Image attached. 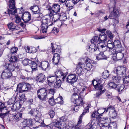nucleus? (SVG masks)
I'll return each instance as SVG.
<instances>
[{
	"label": "nucleus",
	"mask_w": 129,
	"mask_h": 129,
	"mask_svg": "<svg viewBox=\"0 0 129 129\" xmlns=\"http://www.w3.org/2000/svg\"><path fill=\"white\" fill-rule=\"evenodd\" d=\"M10 9L13 10H10L9 8H6V11L4 12V14H8L9 16L10 14L11 15H14L17 12V9L15 7V0H9L7 3Z\"/></svg>",
	"instance_id": "obj_1"
},
{
	"label": "nucleus",
	"mask_w": 129,
	"mask_h": 129,
	"mask_svg": "<svg viewBox=\"0 0 129 129\" xmlns=\"http://www.w3.org/2000/svg\"><path fill=\"white\" fill-rule=\"evenodd\" d=\"M46 8L48 10L50 11L49 16L50 17H52L53 15V13L52 11L55 13V14L60 13V7L59 5L57 4L54 3L51 6L49 5L46 6Z\"/></svg>",
	"instance_id": "obj_2"
},
{
	"label": "nucleus",
	"mask_w": 129,
	"mask_h": 129,
	"mask_svg": "<svg viewBox=\"0 0 129 129\" xmlns=\"http://www.w3.org/2000/svg\"><path fill=\"white\" fill-rule=\"evenodd\" d=\"M74 93H73L71 98L72 102L75 103L76 102L80 103L83 101V98L80 95L81 92L78 89L75 88L74 89Z\"/></svg>",
	"instance_id": "obj_3"
},
{
	"label": "nucleus",
	"mask_w": 129,
	"mask_h": 129,
	"mask_svg": "<svg viewBox=\"0 0 129 129\" xmlns=\"http://www.w3.org/2000/svg\"><path fill=\"white\" fill-rule=\"evenodd\" d=\"M60 123V122L58 121L49 125H45L47 127L48 129H66V125L65 123Z\"/></svg>",
	"instance_id": "obj_4"
},
{
	"label": "nucleus",
	"mask_w": 129,
	"mask_h": 129,
	"mask_svg": "<svg viewBox=\"0 0 129 129\" xmlns=\"http://www.w3.org/2000/svg\"><path fill=\"white\" fill-rule=\"evenodd\" d=\"M47 91L45 88H40L37 91V97L42 101H46L48 99Z\"/></svg>",
	"instance_id": "obj_5"
},
{
	"label": "nucleus",
	"mask_w": 129,
	"mask_h": 129,
	"mask_svg": "<svg viewBox=\"0 0 129 129\" xmlns=\"http://www.w3.org/2000/svg\"><path fill=\"white\" fill-rule=\"evenodd\" d=\"M41 22V27L42 32L43 33H46L47 32V29L48 27V26L52 25V23L50 21V19L47 18H43Z\"/></svg>",
	"instance_id": "obj_6"
},
{
	"label": "nucleus",
	"mask_w": 129,
	"mask_h": 129,
	"mask_svg": "<svg viewBox=\"0 0 129 129\" xmlns=\"http://www.w3.org/2000/svg\"><path fill=\"white\" fill-rule=\"evenodd\" d=\"M122 48L118 49L117 48L115 50V53L113 54L112 58L115 61L122 59L124 57V54L122 52Z\"/></svg>",
	"instance_id": "obj_7"
},
{
	"label": "nucleus",
	"mask_w": 129,
	"mask_h": 129,
	"mask_svg": "<svg viewBox=\"0 0 129 129\" xmlns=\"http://www.w3.org/2000/svg\"><path fill=\"white\" fill-rule=\"evenodd\" d=\"M126 68L123 66H120L117 67L115 68L113 72L117 75L121 77L126 73Z\"/></svg>",
	"instance_id": "obj_8"
},
{
	"label": "nucleus",
	"mask_w": 129,
	"mask_h": 129,
	"mask_svg": "<svg viewBox=\"0 0 129 129\" xmlns=\"http://www.w3.org/2000/svg\"><path fill=\"white\" fill-rule=\"evenodd\" d=\"M31 15L30 12H27L21 15V18L24 21L25 23L29 24L32 23L34 21L31 19Z\"/></svg>",
	"instance_id": "obj_9"
},
{
	"label": "nucleus",
	"mask_w": 129,
	"mask_h": 129,
	"mask_svg": "<svg viewBox=\"0 0 129 129\" xmlns=\"http://www.w3.org/2000/svg\"><path fill=\"white\" fill-rule=\"evenodd\" d=\"M66 79L67 82L72 85L77 81L78 76L76 74H71L69 75Z\"/></svg>",
	"instance_id": "obj_10"
},
{
	"label": "nucleus",
	"mask_w": 129,
	"mask_h": 129,
	"mask_svg": "<svg viewBox=\"0 0 129 129\" xmlns=\"http://www.w3.org/2000/svg\"><path fill=\"white\" fill-rule=\"evenodd\" d=\"M119 15V12L117 8L114 6L113 8V11L110 13L108 18L110 19H114L118 17Z\"/></svg>",
	"instance_id": "obj_11"
},
{
	"label": "nucleus",
	"mask_w": 129,
	"mask_h": 129,
	"mask_svg": "<svg viewBox=\"0 0 129 129\" xmlns=\"http://www.w3.org/2000/svg\"><path fill=\"white\" fill-rule=\"evenodd\" d=\"M94 83H96V84L95 85L93 83V86L94 88L96 90H99V91H103V92H105L106 91V89L105 87L103 86V85L101 84V81L98 79L94 81Z\"/></svg>",
	"instance_id": "obj_12"
},
{
	"label": "nucleus",
	"mask_w": 129,
	"mask_h": 129,
	"mask_svg": "<svg viewBox=\"0 0 129 129\" xmlns=\"http://www.w3.org/2000/svg\"><path fill=\"white\" fill-rule=\"evenodd\" d=\"M39 66L42 70L45 71L49 69L50 64L47 61H42L40 63Z\"/></svg>",
	"instance_id": "obj_13"
},
{
	"label": "nucleus",
	"mask_w": 129,
	"mask_h": 129,
	"mask_svg": "<svg viewBox=\"0 0 129 129\" xmlns=\"http://www.w3.org/2000/svg\"><path fill=\"white\" fill-rule=\"evenodd\" d=\"M12 74V72L10 71L7 69L4 70L1 74V78L6 79H10L11 78Z\"/></svg>",
	"instance_id": "obj_14"
},
{
	"label": "nucleus",
	"mask_w": 129,
	"mask_h": 129,
	"mask_svg": "<svg viewBox=\"0 0 129 129\" xmlns=\"http://www.w3.org/2000/svg\"><path fill=\"white\" fill-rule=\"evenodd\" d=\"M56 76L57 77L62 78V80L64 81L66 76L67 75V73H64L62 72V70L61 69H58L55 72Z\"/></svg>",
	"instance_id": "obj_15"
},
{
	"label": "nucleus",
	"mask_w": 129,
	"mask_h": 129,
	"mask_svg": "<svg viewBox=\"0 0 129 129\" xmlns=\"http://www.w3.org/2000/svg\"><path fill=\"white\" fill-rule=\"evenodd\" d=\"M83 64V63L81 62L78 63L76 65V73L78 75H81L84 74L82 66Z\"/></svg>",
	"instance_id": "obj_16"
},
{
	"label": "nucleus",
	"mask_w": 129,
	"mask_h": 129,
	"mask_svg": "<svg viewBox=\"0 0 129 129\" xmlns=\"http://www.w3.org/2000/svg\"><path fill=\"white\" fill-rule=\"evenodd\" d=\"M46 79L45 75L43 73H40L36 76V79L38 82L43 83L44 82Z\"/></svg>",
	"instance_id": "obj_17"
},
{
	"label": "nucleus",
	"mask_w": 129,
	"mask_h": 129,
	"mask_svg": "<svg viewBox=\"0 0 129 129\" xmlns=\"http://www.w3.org/2000/svg\"><path fill=\"white\" fill-rule=\"evenodd\" d=\"M57 77L56 76H49L47 78L48 84L50 87H52L54 82L57 80Z\"/></svg>",
	"instance_id": "obj_18"
},
{
	"label": "nucleus",
	"mask_w": 129,
	"mask_h": 129,
	"mask_svg": "<svg viewBox=\"0 0 129 129\" xmlns=\"http://www.w3.org/2000/svg\"><path fill=\"white\" fill-rule=\"evenodd\" d=\"M60 59L59 54H54L52 59V62L55 65H57L59 63Z\"/></svg>",
	"instance_id": "obj_19"
},
{
	"label": "nucleus",
	"mask_w": 129,
	"mask_h": 129,
	"mask_svg": "<svg viewBox=\"0 0 129 129\" xmlns=\"http://www.w3.org/2000/svg\"><path fill=\"white\" fill-rule=\"evenodd\" d=\"M100 43L99 44H101L102 42L105 43L107 40V37L105 33V32H102L101 33L99 36Z\"/></svg>",
	"instance_id": "obj_20"
},
{
	"label": "nucleus",
	"mask_w": 129,
	"mask_h": 129,
	"mask_svg": "<svg viewBox=\"0 0 129 129\" xmlns=\"http://www.w3.org/2000/svg\"><path fill=\"white\" fill-rule=\"evenodd\" d=\"M29 113L33 116L38 117L39 118L41 117V113L35 109H32L30 111Z\"/></svg>",
	"instance_id": "obj_21"
},
{
	"label": "nucleus",
	"mask_w": 129,
	"mask_h": 129,
	"mask_svg": "<svg viewBox=\"0 0 129 129\" xmlns=\"http://www.w3.org/2000/svg\"><path fill=\"white\" fill-rule=\"evenodd\" d=\"M33 88L30 84L24 82L23 87V92L27 91H30Z\"/></svg>",
	"instance_id": "obj_22"
},
{
	"label": "nucleus",
	"mask_w": 129,
	"mask_h": 129,
	"mask_svg": "<svg viewBox=\"0 0 129 129\" xmlns=\"http://www.w3.org/2000/svg\"><path fill=\"white\" fill-rule=\"evenodd\" d=\"M30 9L32 11L33 14H35L39 13L40 11L39 7L36 5L31 6L30 8Z\"/></svg>",
	"instance_id": "obj_23"
},
{
	"label": "nucleus",
	"mask_w": 129,
	"mask_h": 129,
	"mask_svg": "<svg viewBox=\"0 0 129 129\" xmlns=\"http://www.w3.org/2000/svg\"><path fill=\"white\" fill-rule=\"evenodd\" d=\"M66 6L68 8L69 10L72 9L73 8V6L75 5L72 0H67L65 3Z\"/></svg>",
	"instance_id": "obj_24"
},
{
	"label": "nucleus",
	"mask_w": 129,
	"mask_h": 129,
	"mask_svg": "<svg viewBox=\"0 0 129 129\" xmlns=\"http://www.w3.org/2000/svg\"><path fill=\"white\" fill-rule=\"evenodd\" d=\"M83 101H81L80 103L77 102L75 103L72 102L74 104H77L75 106H74L72 107V108L71 109L73 111H74L75 112H77L78 110V109L79 108V106L80 105V104L82 105L84 103L83 102Z\"/></svg>",
	"instance_id": "obj_25"
},
{
	"label": "nucleus",
	"mask_w": 129,
	"mask_h": 129,
	"mask_svg": "<svg viewBox=\"0 0 129 129\" xmlns=\"http://www.w3.org/2000/svg\"><path fill=\"white\" fill-rule=\"evenodd\" d=\"M96 58L98 60L103 59H107V57L104 55L103 52H101L98 54L96 57Z\"/></svg>",
	"instance_id": "obj_26"
},
{
	"label": "nucleus",
	"mask_w": 129,
	"mask_h": 129,
	"mask_svg": "<svg viewBox=\"0 0 129 129\" xmlns=\"http://www.w3.org/2000/svg\"><path fill=\"white\" fill-rule=\"evenodd\" d=\"M5 67L7 70L13 71L15 69V66L13 64L8 63L5 64Z\"/></svg>",
	"instance_id": "obj_27"
},
{
	"label": "nucleus",
	"mask_w": 129,
	"mask_h": 129,
	"mask_svg": "<svg viewBox=\"0 0 129 129\" xmlns=\"http://www.w3.org/2000/svg\"><path fill=\"white\" fill-rule=\"evenodd\" d=\"M61 84V80L60 79L57 80L53 84L52 87L55 88H59L60 87Z\"/></svg>",
	"instance_id": "obj_28"
},
{
	"label": "nucleus",
	"mask_w": 129,
	"mask_h": 129,
	"mask_svg": "<svg viewBox=\"0 0 129 129\" xmlns=\"http://www.w3.org/2000/svg\"><path fill=\"white\" fill-rule=\"evenodd\" d=\"M24 83V82L20 83L17 85L16 90V91H17V92L21 93L23 92V87Z\"/></svg>",
	"instance_id": "obj_29"
},
{
	"label": "nucleus",
	"mask_w": 129,
	"mask_h": 129,
	"mask_svg": "<svg viewBox=\"0 0 129 129\" xmlns=\"http://www.w3.org/2000/svg\"><path fill=\"white\" fill-rule=\"evenodd\" d=\"M21 104L20 103H16V104H14L11 106V110L13 111H17L21 107Z\"/></svg>",
	"instance_id": "obj_30"
},
{
	"label": "nucleus",
	"mask_w": 129,
	"mask_h": 129,
	"mask_svg": "<svg viewBox=\"0 0 129 129\" xmlns=\"http://www.w3.org/2000/svg\"><path fill=\"white\" fill-rule=\"evenodd\" d=\"M109 116L112 118H115L117 116V114L115 109H111L109 112Z\"/></svg>",
	"instance_id": "obj_31"
},
{
	"label": "nucleus",
	"mask_w": 129,
	"mask_h": 129,
	"mask_svg": "<svg viewBox=\"0 0 129 129\" xmlns=\"http://www.w3.org/2000/svg\"><path fill=\"white\" fill-rule=\"evenodd\" d=\"M116 49H119L122 48V45L120 43V42L119 40H115L113 42V43Z\"/></svg>",
	"instance_id": "obj_32"
},
{
	"label": "nucleus",
	"mask_w": 129,
	"mask_h": 129,
	"mask_svg": "<svg viewBox=\"0 0 129 129\" xmlns=\"http://www.w3.org/2000/svg\"><path fill=\"white\" fill-rule=\"evenodd\" d=\"M98 49H100L101 52H103L106 51L107 48V46L105 43H104L103 44H98Z\"/></svg>",
	"instance_id": "obj_33"
},
{
	"label": "nucleus",
	"mask_w": 129,
	"mask_h": 129,
	"mask_svg": "<svg viewBox=\"0 0 129 129\" xmlns=\"http://www.w3.org/2000/svg\"><path fill=\"white\" fill-rule=\"evenodd\" d=\"M51 48L52 49V51L53 52H54L56 51V53L55 54H60L61 53V50L60 48H58L55 49L53 43H51Z\"/></svg>",
	"instance_id": "obj_34"
},
{
	"label": "nucleus",
	"mask_w": 129,
	"mask_h": 129,
	"mask_svg": "<svg viewBox=\"0 0 129 129\" xmlns=\"http://www.w3.org/2000/svg\"><path fill=\"white\" fill-rule=\"evenodd\" d=\"M30 64H31L30 66H31L32 71H35L38 70L37 65L36 62L31 61Z\"/></svg>",
	"instance_id": "obj_35"
},
{
	"label": "nucleus",
	"mask_w": 129,
	"mask_h": 129,
	"mask_svg": "<svg viewBox=\"0 0 129 129\" xmlns=\"http://www.w3.org/2000/svg\"><path fill=\"white\" fill-rule=\"evenodd\" d=\"M32 120L29 119H26L22 123L24 125L30 127V126L32 125Z\"/></svg>",
	"instance_id": "obj_36"
},
{
	"label": "nucleus",
	"mask_w": 129,
	"mask_h": 129,
	"mask_svg": "<svg viewBox=\"0 0 129 129\" xmlns=\"http://www.w3.org/2000/svg\"><path fill=\"white\" fill-rule=\"evenodd\" d=\"M61 16V15L60 13L55 14L53 15V17H52V20L54 22H56L57 20L59 19L60 17Z\"/></svg>",
	"instance_id": "obj_37"
},
{
	"label": "nucleus",
	"mask_w": 129,
	"mask_h": 129,
	"mask_svg": "<svg viewBox=\"0 0 129 129\" xmlns=\"http://www.w3.org/2000/svg\"><path fill=\"white\" fill-rule=\"evenodd\" d=\"M122 78L121 76H114L112 77V80L113 82L119 83L120 82V80L122 79Z\"/></svg>",
	"instance_id": "obj_38"
},
{
	"label": "nucleus",
	"mask_w": 129,
	"mask_h": 129,
	"mask_svg": "<svg viewBox=\"0 0 129 129\" xmlns=\"http://www.w3.org/2000/svg\"><path fill=\"white\" fill-rule=\"evenodd\" d=\"M125 87V86L123 84H119L117 85L116 90L118 92L122 91Z\"/></svg>",
	"instance_id": "obj_39"
},
{
	"label": "nucleus",
	"mask_w": 129,
	"mask_h": 129,
	"mask_svg": "<svg viewBox=\"0 0 129 129\" xmlns=\"http://www.w3.org/2000/svg\"><path fill=\"white\" fill-rule=\"evenodd\" d=\"M13 117L15 119L19 121L21 120L22 118V113H17L15 114Z\"/></svg>",
	"instance_id": "obj_40"
},
{
	"label": "nucleus",
	"mask_w": 129,
	"mask_h": 129,
	"mask_svg": "<svg viewBox=\"0 0 129 129\" xmlns=\"http://www.w3.org/2000/svg\"><path fill=\"white\" fill-rule=\"evenodd\" d=\"M19 60L18 58L14 56H12L10 58L9 61L11 63H15L18 62Z\"/></svg>",
	"instance_id": "obj_41"
},
{
	"label": "nucleus",
	"mask_w": 129,
	"mask_h": 129,
	"mask_svg": "<svg viewBox=\"0 0 129 129\" xmlns=\"http://www.w3.org/2000/svg\"><path fill=\"white\" fill-rule=\"evenodd\" d=\"M63 98L62 96H60L57 98L55 100V103L60 104L62 105L63 103V101L62 100Z\"/></svg>",
	"instance_id": "obj_42"
},
{
	"label": "nucleus",
	"mask_w": 129,
	"mask_h": 129,
	"mask_svg": "<svg viewBox=\"0 0 129 129\" xmlns=\"http://www.w3.org/2000/svg\"><path fill=\"white\" fill-rule=\"evenodd\" d=\"M105 33L107 36L110 40H113L114 35L110 31L107 30L106 31Z\"/></svg>",
	"instance_id": "obj_43"
},
{
	"label": "nucleus",
	"mask_w": 129,
	"mask_h": 129,
	"mask_svg": "<svg viewBox=\"0 0 129 129\" xmlns=\"http://www.w3.org/2000/svg\"><path fill=\"white\" fill-rule=\"evenodd\" d=\"M91 43H96L98 42H100L99 37L97 36H94L90 41Z\"/></svg>",
	"instance_id": "obj_44"
},
{
	"label": "nucleus",
	"mask_w": 129,
	"mask_h": 129,
	"mask_svg": "<svg viewBox=\"0 0 129 129\" xmlns=\"http://www.w3.org/2000/svg\"><path fill=\"white\" fill-rule=\"evenodd\" d=\"M27 49L28 50V52L31 53H35L37 51V50L34 47H27Z\"/></svg>",
	"instance_id": "obj_45"
},
{
	"label": "nucleus",
	"mask_w": 129,
	"mask_h": 129,
	"mask_svg": "<svg viewBox=\"0 0 129 129\" xmlns=\"http://www.w3.org/2000/svg\"><path fill=\"white\" fill-rule=\"evenodd\" d=\"M103 77L104 78H107L109 75V71L108 70H105L102 73Z\"/></svg>",
	"instance_id": "obj_46"
},
{
	"label": "nucleus",
	"mask_w": 129,
	"mask_h": 129,
	"mask_svg": "<svg viewBox=\"0 0 129 129\" xmlns=\"http://www.w3.org/2000/svg\"><path fill=\"white\" fill-rule=\"evenodd\" d=\"M109 87L111 89H115L117 87V85L113 82H110L108 84Z\"/></svg>",
	"instance_id": "obj_47"
},
{
	"label": "nucleus",
	"mask_w": 129,
	"mask_h": 129,
	"mask_svg": "<svg viewBox=\"0 0 129 129\" xmlns=\"http://www.w3.org/2000/svg\"><path fill=\"white\" fill-rule=\"evenodd\" d=\"M92 63H86L85 66H84L85 69L87 71L90 70L92 67Z\"/></svg>",
	"instance_id": "obj_48"
},
{
	"label": "nucleus",
	"mask_w": 129,
	"mask_h": 129,
	"mask_svg": "<svg viewBox=\"0 0 129 129\" xmlns=\"http://www.w3.org/2000/svg\"><path fill=\"white\" fill-rule=\"evenodd\" d=\"M48 98L49 99L48 101L49 103L51 105L53 106L55 104V100L54 101L53 99V96H52L51 97Z\"/></svg>",
	"instance_id": "obj_49"
},
{
	"label": "nucleus",
	"mask_w": 129,
	"mask_h": 129,
	"mask_svg": "<svg viewBox=\"0 0 129 129\" xmlns=\"http://www.w3.org/2000/svg\"><path fill=\"white\" fill-rule=\"evenodd\" d=\"M19 101L21 102H24L26 100V98L25 94H22L20 96L19 98Z\"/></svg>",
	"instance_id": "obj_50"
},
{
	"label": "nucleus",
	"mask_w": 129,
	"mask_h": 129,
	"mask_svg": "<svg viewBox=\"0 0 129 129\" xmlns=\"http://www.w3.org/2000/svg\"><path fill=\"white\" fill-rule=\"evenodd\" d=\"M49 94H50L52 96H53L54 94L55 93L56 90L55 88H50L48 89Z\"/></svg>",
	"instance_id": "obj_51"
},
{
	"label": "nucleus",
	"mask_w": 129,
	"mask_h": 129,
	"mask_svg": "<svg viewBox=\"0 0 129 129\" xmlns=\"http://www.w3.org/2000/svg\"><path fill=\"white\" fill-rule=\"evenodd\" d=\"M103 91H101L97 92L96 94H94V98H99L101 95L103 93Z\"/></svg>",
	"instance_id": "obj_52"
},
{
	"label": "nucleus",
	"mask_w": 129,
	"mask_h": 129,
	"mask_svg": "<svg viewBox=\"0 0 129 129\" xmlns=\"http://www.w3.org/2000/svg\"><path fill=\"white\" fill-rule=\"evenodd\" d=\"M18 50V48L17 47H14L11 48L10 50L11 53L14 54L16 53Z\"/></svg>",
	"instance_id": "obj_53"
},
{
	"label": "nucleus",
	"mask_w": 129,
	"mask_h": 129,
	"mask_svg": "<svg viewBox=\"0 0 129 129\" xmlns=\"http://www.w3.org/2000/svg\"><path fill=\"white\" fill-rule=\"evenodd\" d=\"M31 61L27 59H25L22 61V63L24 66H26L30 64Z\"/></svg>",
	"instance_id": "obj_54"
},
{
	"label": "nucleus",
	"mask_w": 129,
	"mask_h": 129,
	"mask_svg": "<svg viewBox=\"0 0 129 129\" xmlns=\"http://www.w3.org/2000/svg\"><path fill=\"white\" fill-rule=\"evenodd\" d=\"M86 113H85L84 111H83L82 113L79 116V120L78 121V124H80L82 123V117Z\"/></svg>",
	"instance_id": "obj_55"
},
{
	"label": "nucleus",
	"mask_w": 129,
	"mask_h": 129,
	"mask_svg": "<svg viewBox=\"0 0 129 129\" xmlns=\"http://www.w3.org/2000/svg\"><path fill=\"white\" fill-rule=\"evenodd\" d=\"M60 119L61 122H65L68 120V117L66 116H62L60 118Z\"/></svg>",
	"instance_id": "obj_56"
},
{
	"label": "nucleus",
	"mask_w": 129,
	"mask_h": 129,
	"mask_svg": "<svg viewBox=\"0 0 129 129\" xmlns=\"http://www.w3.org/2000/svg\"><path fill=\"white\" fill-rule=\"evenodd\" d=\"M37 16L36 17V18H37L36 20H41V19L42 18V17H43V14H42L41 13H37Z\"/></svg>",
	"instance_id": "obj_57"
},
{
	"label": "nucleus",
	"mask_w": 129,
	"mask_h": 129,
	"mask_svg": "<svg viewBox=\"0 0 129 129\" xmlns=\"http://www.w3.org/2000/svg\"><path fill=\"white\" fill-rule=\"evenodd\" d=\"M48 114L50 115V117L52 118H53L55 115V113L54 111L52 110H50Z\"/></svg>",
	"instance_id": "obj_58"
},
{
	"label": "nucleus",
	"mask_w": 129,
	"mask_h": 129,
	"mask_svg": "<svg viewBox=\"0 0 129 129\" xmlns=\"http://www.w3.org/2000/svg\"><path fill=\"white\" fill-rule=\"evenodd\" d=\"M59 29L58 28L54 27L52 29V33L56 34L59 32Z\"/></svg>",
	"instance_id": "obj_59"
},
{
	"label": "nucleus",
	"mask_w": 129,
	"mask_h": 129,
	"mask_svg": "<svg viewBox=\"0 0 129 129\" xmlns=\"http://www.w3.org/2000/svg\"><path fill=\"white\" fill-rule=\"evenodd\" d=\"M16 20L15 22L17 23H19L20 22L21 20V19L20 16L19 15H17L15 16Z\"/></svg>",
	"instance_id": "obj_60"
},
{
	"label": "nucleus",
	"mask_w": 129,
	"mask_h": 129,
	"mask_svg": "<svg viewBox=\"0 0 129 129\" xmlns=\"http://www.w3.org/2000/svg\"><path fill=\"white\" fill-rule=\"evenodd\" d=\"M111 118L108 117H106V119L105 121V123L104 124H105L106 123V124H107V125H109V123L110 122Z\"/></svg>",
	"instance_id": "obj_61"
},
{
	"label": "nucleus",
	"mask_w": 129,
	"mask_h": 129,
	"mask_svg": "<svg viewBox=\"0 0 129 129\" xmlns=\"http://www.w3.org/2000/svg\"><path fill=\"white\" fill-rule=\"evenodd\" d=\"M86 58V60H85V63H92L95 64V62L93 60H91L89 58L87 57L85 58Z\"/></svg>",
	"instance_id": "obj_62"
},
{
	"label": "nucleus",
	"mask_w": 129,
	"mask_h": 129,
	"mask_svg": "<svg viewBox=\"0 0 129 129\" xmlns=\"http://www.w3.org/2000/svg\"><path fill=\"white\" fill-rule=\"evenodd\" d=\"M113 42L110 44H107V47L109 49H112L114 47H115Z\"/></svg>",
	"instance_id": "obj_63"
},
{
	"label": "nucleus",
	"mask_w": 129,
	"mask_h": 129,
	"mask_svg": "<svg viewBox=\"0 0 129 129\" xmlns=\"http://www.w3.org/2000/svg\"><path fill=\"white\" fill-rule=\"evenodd\" d=\"M14 100L12 99H10L8 101V103L9 105H13L14 104L15 101V99H14Z\"/></svg>",
	"instance_id": "obj_64"
}]
</instances>
